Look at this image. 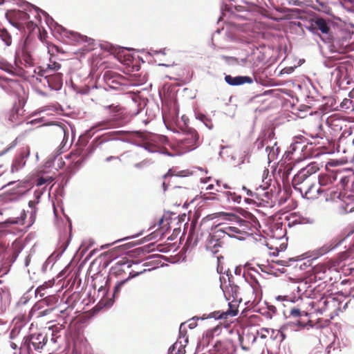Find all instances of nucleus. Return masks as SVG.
<instances>
[{
	"instance_id": "obj_53",
	"label": "nucleus",
	"mask_w": 354,
	"mask_h": 354,
	"mask_svg": "<svg viewBox=\"0 0 354 354\" xmlns=\"http://www.w3.org/2000/svg\"><path fill=\"white\" fill-rule=\"evenodd\" d=\"M352 104V101L349 99L345 98L340 104L341 109H348L351 108Z\"/></svg>"
},
{
	"instance_id": "obj_35",
	"label": "nucleus",
	"mask_w": 354,
	"mask_h": 354,
	"mask_svg": "<svg viewBox=\"0 0 354 354\" xmlns=\"http://www.w3.org/2000/svg\"><path fill=\"white\" fill-rule=\"evenodd\" d=\"M327 124L334 131H339L342 129L343 121L335 116H331L327 119Z\"/></svg>"
},
{
	"instance_id": "obj_58",
	"label": "nucleus",
	"mask_w": 354,
	"mask_h": 354,
	"mask_svg": "<svg viewBox=\"0 0 354 354\" xmlns=\"http://www.w3.org/2000/svg\"><path fill=\"white\" fill-rule=\"evenodd\" d=\"M48 288V286L46 284H43V285L39 286L36 289L35 293L36 294H40V296L42 297L44 294L41 293V291L46 290V288Z\"/></svg>"
},
{
	"instance_id": "obj_31",
	"label": "nucleus",
	"mask_w": 354,
	"mask_h": 354,
	"mask_svg": "<svg viewBox=\"0 0 354 354\" xmlns=\"http://www.w3.org/2000/svg\"><path fill=\"white\" fill-rule=\"evenodd\" d=\"M0 38L3 41L4 46H1L4 48L10 46L12 44V36L8 30L2 25L0 24Z\"/></svg>"
},
{
	"instance_id": "obj_36",
	"label": "nucleus",
	"mask_w": 354,
	"mask_h": 354,
	"mask_svg": "<svg viewBox=\"0 0 354 354\" xmlns=\"http://www.w3.org/2000/svg\"><path fill=\"white\" fill-rule=\"evenodd\" d=\"M221 199L225 198L227 201H233L234 203H239L241 200V196L237 195L235 192L231 191H225L221 192L219 195Z\"/></svg>"
},
{
	"instance_id": "obj_10",
	"label": "nucleus",
	"mask_w": 354,
	"mask_h": 354,
	"mask_svg": "<svg viewBox=\"0 0 354 354\" xmlns=\"http://www.w3.org/2000/svg\"><path fill=\"white\" fill-rule=\"evenodd\" d=\"M199 136L194 129H189L185 133V136L179 141L181 147L187 151L195 149L198 144Z\"/></svg>"
},
{
	"instance_id": "obj_7",
	"label": "nucleus",
	"mask_w": 354,
	"mask_h": 354,
	"mask_svg": "<svg viewBox=\"0 0 354 354\" xmlns=\"http://www.w3.org/2000/svg\"><path fill=\"white\" fill-rule=\"evenodd\" d=\"M290 316L292 317H298L299 319L295 321V322H290L288 324V326H289L291 328L299 330L304 328H305L308 324L312 326L310 324L311 320L309 319H304V317H307L308 316V313L306 311H301L298 308H291L290 310Z\"/></svg>"
},
{
	"instance_id": "obj_32",
	"label": "nucleus",
	"mask_w": 354,
	"mask_h": 354,
	"mask_svg": "<svg viewBox=\"0 0 354 354\" xmlns=\"http://www.w3.org/2000/svg\"><path fill=\"white\" fill-rule=\"evenodd\" d=\"M256 331L258 333V341H263L266 344L267 338L270 337L272 339V336L275 333V330L268 328H261Z\"/></svg>"
},
{
	"instance_id": "obj_27",
	"label": "nucleus",
	"mask_w": 354,
	"mask_h": 354,
	"mask_svg": "<svg viewBox=\"0 0 354 354\" xmlns=\"http://www.w3.org/2000/svg\"><path fill=\"white\" fill-rule=\"evenodd\" d=\"M30 343L35 350L41 349L47 342L46 335L41 333L33 334L30 337Z\"/></svg>"
},
{
	"instance_id": "obj_33",
	"label": "nucleus",
	"mask_w": 354,
	"mask_h": 354,
	"mask_svg": "<svg viewBox=\"0 0 354 354\" xmlns=\"http://www.w3.org/2000/svg\"><path fill=\"white\" fill-rule=\"evenodd\" d=\"M247 192V195L253 197L256 196V198L263 201H268L270 198V194L268 192H264V189L257 190V192L253 193L251 190L246 189L245 187H243Z\"/></svg>"
},
{
	"instance_id": "obj_51",
	"label": "nucleus",
	"mask_w": 354,
	"mask_h": 354,
	"mask_svg": "<svg viewBox=\"0 0 354 354\" xmlns=\"http://www.w3.org/2000/svg\"><path fill=\"white\" fill-rule=\"evenodd\" d=\"M251 286L256 295L261 293V286L257 280H254V281L252 282Z\"/></svg>"
},
{
	"instance_id": "obj_56",
	"label": "nucleus",
	"mask_w": 354,
	"mask_h": 354,
	"mask_svg": "<svg viewBox=\"0 0 354 354\" xmlns=\"http://www.w3.org/2000/svg\"><path fill=\"white\" fill-rule=\"evenodd\" d=\"M349 256V252H342L339 254L338 256V258L337 259H335L334 260H338L339 261V263L346 259Z\"/></svg>"
},
{
	"instance_id": "obj_57",
	"label": "nucleus",
	"mask_w": 354,
	"mask_h": 354,
	"mask_svg": "<svg viewBox=\"0 0 354 354\" xmlns=\"http://www.w3.org/2000/svg\"><path fill=\"white\" fill-rule=\"evenodd\" d=\"M202 121L204 122L205 126L207 127H208L209 129H212L213 124H212L211 120L208 119L205 115H203V118H202Z\"/></svg>"
},
{
	"instance_id": "obj_49",
	"label": "nucleus",
	"mask_w": 354,
	"mask_h": 354,
	"mask_svg": "<svg viewBox=\"0 0 354 354\" xmlns=\"http://www.w3.org/2000/svg\"><path fill=\"white\" fill-rule=\"evenodd\" d=\"M333 248L334 247L332 245V244H326L319 249V254L320 255H324L332 250Z\"/></svg>"
},
{
	"instance_id": "obj_5",
	"label": "nucleus",
	"mask_w": 354,
	"mask_h": 354,
	"mask_svg": "<svg viewBox=\"0 0 354 354\" xmlns=\"http://www.w3.org/2000/svg\"><path fill=\"white\" fill-rule=\"evenodd\" d=\"M19 62L21 75L28 81H32L34 78L39 80L37 77L38 67H35V60L28 50V47H24L22 50L21 55L19 57Z\"/></svg>"
},
{
	"instance_id": "obj_61",
	"label": "nucleus",
	"mask_w": 354,
	"mask_h": 354,
	"mask_svg": "<svg viewBox=\"0 0 354 354\" xmlns=\"http://www.w3.org/2000/svg\"><path fill=\"white\" fill-rule=\"evenodd\" d=\"M265 142H266V140H258L257 142V145L258 149L263 147L265 146V145H266Z\"/></svg>"
},
{
	"instance_id": "obj_37",
	"label": "nucleus",
	"mask_w": 354,
	"mask_h": 354,
	"mask_svg": "<svg viewBox=\"0 0 354 354\" xmlns=\"http://www.w3.org/2000/svg\"><path fill=\"white\" fill-rule=\"evenodd\" d=\"M326 283L322 282L319 284L313 287L312 290V295L314 299L317 297H321L324 295H326Z\"/></svg>"
},
{
	"instance_id": "obj_4",
	"label": "nucleus",
	"mask_w": 354,
	"mask_h": 354,
	"mask_svg": "<svg viewBox=\"0 0 354 354\" xmlns=\"http://www.w3.org/2000/svg\"><path fill=\"white\" fill-rule=\"evenodd\" d=\"M239 341L242 349L250 352L251 354H262L266 348L265 342L258 341V333L252 327L243 329L239 335Z\"/></svg>"
},
{
	"instance_id": "obj_28",
	"label": "nucleus",
	"mask_w": 354,
	"mask_h": 354,
	"mask_svg": "<svg viewBox=\"0 0 354 354\" xmlns=\"http://www.w3.org/2000/svg\"><path fill=\"white\" fill-rule=\"evenodd\" d=\"M218 230L223 232V236L226 240L228 237H236L240 239L243 234L238 227L234 226H227Z\"/></svg>"
},
{
	"instance_id": "obj_42",
	"label": "nucleus",
	"mask_w": 354,
	"mask_h": 354,
	"mask_svg": "<svg viewBox=\"0 0 354 354\" xmlns=\"http://www.w3.org/2000/svg\"><path fill=\"white\" fill-rule=\"evenodd\" d=\"M52 308H48L41 311H39V308L37 306H34L30 312V316L36 317H41L45 316L51 313Z\"/></svg>"
},
{
	"instance_id": "obj_47",
	"label": "nucleus",
	"mask_w": 354,
	"mask_h": 354,
	"mask_svg": "<svg viewBox=\"0 0 354 354\" xmlns=\"http://www.w3.org/2000/svg\"><path fill=\"white\" fill-rule=\"evenodd\" d=\"M337 172L339 173V171H337ZM339 174H340L339 175L338 179L339 180V184H340V187H341L339 189H344L348 183L349 178L347 176H342V172H339Z\"/></svg>"
},
{
	"instance_id": "obj_23",
	"label": "nucleus",
	"mask_w": 354,
	"mask_h": 354,
	"mask_svg": "<svg viewBox=\"0 0 354 354\" xmlns=\"http://www.w3.org/2000/svg\"><path fill=\"white\" fill-rule=\"evenodd\" d=\"M225 80L228 84L232 86H238L245 83L252 84L253 82V80L249 76L232 77L230 75H225Z\"/></svg>"
},
{
	"instance_id": "obj_26",
	"label": "nucleus",
	"mask_w": 354,
	"mask_h": 354,
	"mask_svg": "<svg viewBox=\"0 0 354 354\" xmlns=\"http://www.w3.org/2000/svg\"><path fill=\"white\" fill-rule=\"evenodd\" d=\"M22 106L21 102L15 103L12 108L7 114L8 120L11 122H15L18 120L19 116L22 114Z\"/></svg>"
},
{
	"instance_id": "obj_1",
	"label": "nucleus",
	"mask_w": 354,
	"mask_h": 354,
	"mask_svg": "<svg viewBox=\"0 0 354 354\" xmlns=\"http://www.w3.org/2000/svg\"><path fill=\"white\" fill-rule=\"evenodd\" d=\"M39 12V8L28 5L25 10H8L6 12V18L17 29H27L31 32L37 27V22L41 21Z\"/></svg>"
},
{
	"instance_id": "obj_52",
	"label": "nucleus",
	"mask_w": 354,
	"mask_h": 354,
	"mask_svg": "<svg viewBox=\"0 0 354 354\" xmlns=\"http://www.w3.org/2000/svg\"><path fill=\"white\" fill-rule=\"evenodd\" d=\"M106 108L109 109L111 112H113V113H122V110H123V108L122 106H120V105L115 106L113 104H111V105L106 106Z\"/></svg>"
},
{
	"instance_id": "obj_50",
	"label": "nucleus",
	"mask_w": 354,
	"mask_h": 354,
	"mask_svg": "<svg viewBox=\"0 0 354 354\" xmlns=\"http://www.w3.org/2000/svg\"><path fill=\"white\" fill-rule=\"evenodd\" d=\"M53 181V178H52L51 177H48V178L40 177L37 180V185L41 186L46 183H50Z\"/></svg>"
},
{
	"instance_id": "obj_44",
	"label": "nucleus",
	"mask_w": 354,
	"mask_h": 354,
	"mask_svg": "<svg viewBox=\"0 0 354 354\" xmlns=\"http://www.w3.org/2000/svg\"><path fill=\"white\" fill-rule=\"evenodd\" d=\"M64 328L63 324H57L49 327V330L52 331V339L55 341V339L57 337V334Z\"/></svg>"
},
{
	"instance_id": "obj_17",
	"label": "nucleus",
	"mask_w": 354,
	"mask_h": 354,
	"mask_svg": "<svg viewBox=\"0 0 354 354\" xmlns=\"http://www.w3.org/2000/svg\"><path fill=\"white\" fill-rule=\"evenodd\" d=\"M43 77L51 89L58 91L62 88L63 82L61 73L45 74Z\"/></svg>"
},
{
	"instance_id": "obj_45",
	"label": "nucleus",
	"mask_w": 354,
	"mask_h": 354,
	"mask_svg": "<svg viewBox=\"0 0 354 354\" xmlns=\"http://www.w3.org/2000/svg\"><path fill=\"white\" fill-rule=\"evenodd\" d=\"M285 327H281L280 330H275V333L272 336V339L278 340L279 342H282L286 338V335L284 333Z\"/></svg>"
},
{
	"instance_id": "obj_24",
	"label": "nucleus",
	"mask_w": 354,
	"mask_h": 354,
	"mask_svg": "<svg viewBox=\"0 0 354 354\" xmlns=\"http://www.w3.org/2000/svg\"><path fill=\"white\" fill-rule=\"evenodd\" d=\"M23 249L24 245L22 242L17 239L15 240L12 243L11 248L8 250V252L10 253L9 257H8L9 262L14 263Z\"/></svg>"
},
{
	"instance_id": "obj_3",
	"label": "nucleus",
	"mask_w": 354,
	"mask_h": 354,
	"mask_svg": "<svg viewBox=\"0 0 354 354\" xmlns=\"http://www.w3.org/2000/svg\"><path fill=\"white\" fill-rule=\"evenodd\" d=\"M304 173H297L293 178L292 184L304 198L313 200L322 194L323 188L317 184L315 177H304Z\"/></svg>"
},
{
	"instance_id": "obj_20",
	"label": "nucleus",
	"mask_w": 354,
	"mask_h": 354,
	"mask_svg": "<svg viewBox=\"0 0 354 354\" xmlns=\"http://www.w3.org/2000/svg\"><path fill=\"white\" fill-rule=\"evenodd\" d=\"M134 276L135 275L131 276V273H129L127 278L120 279V280H118L116 282L113 293V297L114 298L118 297L122 291L128 292L131 289V287L128 286L129 282Z\"/></svg>"
},
{
	"instance_id": "obj_43",
	"label": "nucleus",
	"mask_w": 354,
	"mask_h": 354,
	"mask_svg": "<svg viewBox=\"0 0 354 354\" xmlns=\"http://www.w3.org/2000/svg\"><path fill=\"white\" fill-rule=\"evenodd\" d=\"M26 165V160L23 159V158H20L19 156L15 159L13 162L11 167V171L12 173L19 171L21 168H22Z\"/></svg>"
},
{
	"instance_id": "obj_12",
	"label": "nucleus",
	"mask_w": 354,
	"mask_h": 354,
	"mask_svg": "<svg viewBox=\"0 0 354 354\" xmlns=\"http://www.w3.org/2000/svg\"><path fill=\"white\" fill-rule=\"evenodd\" d=\"M16 210H19V208L13 199L8 196H0V216H14Z\"/></svg>"
},
{
	"instance_id": "obj_19",
	"label": "nucleus",
	"mask_w": 354,
	"mask_h": 354,
	"mask_svg": "<svg viewBox=\"0 0 354 354\" xmlns=\"http://www.w3.org/2000/svg\"><path fill=\"white\" fill-rule=\"evenodd\" d=\"M240 288L232 283L231 280H229V286L225 287L224 294L226 298L230 300V297L232 298V302H238L241 301L240 297Z\"/></svg>"
},
{
	"instance_id": "obj_63",
	"label": "nucleus",
	"mask_w": 354,
	"mask_h": 354,
	"mask_svg": "<svg viewBox=\"0 0 354 354\" xmlns=\"http://www.w3.org/2000/svg\"><path fill=\"white\" fill-rule=\"evenodd\" d=\"M159 140L162 142V143H167L168 142V139L166 136H161L159 137Z\"/></svg>"
},
{
	"instance_id": "obj_41",
	"label": "nucleus",
	"mask_w": 354,
	"mask_h": 354,
	"mask_svg": "<svg viewBox=\"0 0 354 354\" xmlns=\"http://www.w3.org/2000/svg\"><path fill=\"white\" fill-rule=\"evenodd\" d=\"M326 303L328 304L326 308V311H331L334 312L337 309L339 308V301L331 295H329V301H327Z\"/></svg>"
},
{
	"instance_id": "obj_11",
	"label": "nucleus",
	"mask_w": 354,
	"mask_h": 354,
	"mask_svg": "<svg viewBox=\"0 0 354 354\" xmlns=\"http://www.w3.org/2000/svg\"><path fill=\"white\" fill-rule=\"evenodd\" d=\"M57 32L60 35L63 41L68 44L75 45L84 41V36L78 32L68 30L63 26H59Z\"/></svg>"
},
{
	"instance_id": "obj_34",
	"label": "nucleus",
	"mask_w": 354,
	"mask_h": 354,
	"mask_svg": "<svg viewBox=\"0 0 354 354\" xmlns=\"http://www.w3.org/2000/svg\"><path fill=\"white\" fill-rule=\"evenodd\" d=\"M211 349L209 350V354H230V352L219 340L215 342Z\"/></svg>"
},
{
	"instance_id": "obj_54",
	"label": "nucleus",
	"mask_w": 354,
	"mask_h": 354,
	"mask_svg": "<svg viewBox=\"0 0 354 354\" xmlns=\"http://www.w3.org/2000/svg\"><path fill=\"white\" fill-rule=\"evenodd\" d=\"M181 171H180V173ZM174 176H181L179 172H176L175 169H170L169 171L163 175V178L166 179L168 177Z\"/></svg>"
},
{
	"instance_id": "obj_38",
	"label": "nucleus",
	"mask_w": 354,
	"mask_h": 354,
	"mask_svg": "<svg viewBox=\"0 0 354 354\" xmlns=\"http://www.w3.org/2000/svg\"><path fill=\"white\" fill-rule=\"evenodd\" d=\"M10 302V294L8 289H0V307L6 308Z\"/></svg>"
},
{
	"instance_id": "obj_64",
	"label": "nucleus",
	"mask_w": 354,
	"mask_h": 354,
	"mask_svg": "<svg viewBox=\"0 0 354 354\" xmlns=\"http://www.w3.org/2000/svg\"><path fill=\"white\" fill-rule=\"evenodd\" d=\"M146 164V161H142L140 162L136 163L135 167L137 168H141Z\"/></svg>"
},
{
	"instance_id": "obj_46",
	"label": "nucleus",
	"mask_w": 354,
	"mask_h": 354,
	"mask_svg": "<svg viewBox=\"0 0 354 354\" xmlns=\"http://www.w3.org/2000/svg\"><path fill=\"white\" fill-rule=\"evenodd\" d=\"M143 147L146 150L151 153L160 151L159 147L149 142H145L143 144Z\"/></svg>"
},
{
	"instance_id": "obj_14",
	"label": "nucleus",
	"mask_w": 354,
	"mask_h": 354,
	"mask_svg": "<svg viewBox=\"0 0 354 354\" xmlns=\"http://www.w3.org/2000/svg\"><path fill=\"white\" fill-rule=\"evenodd\" d=\"M237 302H229V308L226 311H214L209 314V317L215 318L217 319H225L229 316L234 317L238 314V305Z\"/></svg>"
},
{
	"instance_id": "obj_29",
	"label": "nucleus",
	"mask_w": 354,
	"mask_h": 354,
	"mask_svg": "<svg viewBox=\"0 0 354 354\" xmlns=\"http://www.w3.org/2000/svg\"><path fill=\"white\" fill-rule=\"evenodd\" d=\"M327 301H329V295L321 297L316 301H313L311 305L317 312L323 314L326 312V308L328 305L326 303Z\"/></svg>"
},
{
	"instance_id": "obj_48",
	"label": "nucleus",
	"mask_w": 354,
	"mask_h": 354,
	"mask_svg": "<svg viewBox=\"0 0 354 354\" xmlns=\"http://www.w3.org/2000/svg\"><path fill=\"white\" fill-rule=\"evenodd\" d=\"M30 153V149L29 146L23 147L21 149L19 157L23 158V159L25 160V158H26L29 156Z\"/></svg>"
},
{
	"instance_id": "obj_40",
	"label": "nucleus",
	"mask_w": 354,
	"mask_h": 354,
	"mask_svg": "<svg viewBox=\"0 0 354 354\" xmlns=\"http://www.w3.org/2000/svg\"><path fill=\"white\" fill-rule=\"evenodd\" d=\"M317 170H319L317 165L315 162H312L298 173H304V177H313L312 174L315 173Z\"/></svg>"
},
{
	"instance_id": "obj_6",
	"label": "nucleus",
	"mask_w": 354,
	"mask_h": 354,
	"mask_svg": "<svg viewBox=\"0 0 354 354\" xmlns=\"http://www.w3.org/2000/svg\"><path fill=\"white\" fill-rule=\"evenodd\" d=\"M130 265L128 261H127L124 259L120 260L116 262L115 266H113L110 271V278H108L105 281L104 286H100L98 288V292L102 293V297L105 296L109 290V288H107V283L112 277H115L118 280L120 279L127 278V272L126 270H129Z\"/></svg>"
},
{
	"instance_id": "obj_22",
	"label": "nucleus",
	"mask_w": 354,
	"mask_h": 354,
	"mask_svg": "<svg viewBox=\"0 0 354 354\" xmlns=\"http://www.w3.org/2000/svg\"><path fill=\"white\" fill-rule=\"evenodd\" d=\"M322 194H324L327 201H333L339 198L341 196V189L337 185H333L326 188H323Z\"/></svg>"
},
{
	"instance_id": "obj_13",
	"label": "nucleus",
	"mask_w": 354,
	"mask_h": 354,
	"mask_svg": "<svg viewBox=\"0 0 354 354\" xmlns=\"http://www.w3.org/2000/svg\"><path fill=\"white\" fill-rule=\"evenodd\" d=\"M49 134L53 140H61V145H64V142H66L68 140L66 129L64 125L53 124L49 129Z\"/></svg>"
},
{
	"instance_id": "obj_15",
	"label": "nucleus",
	"mask_w": 354,
	"mask_h": 354,
	"mask_svg": "<svg viewBox=\"0 0 354 354\" xmlns=\"http://www.w3.org/2000/svg\"><path fill=\"white\" fill-rule=\"evenodd\" d=\"M339 174L335 171L321 174L318 177L319 186L322 188H326L334 185L333 184L338 180Z\"/></svg>"
},
{
	"instance_id": "obj_9",
	"label": "nucleus",
	"mask_w": 354,
	"mask_h": 354,
	"mask_svg": "<svg viewBox=\"0 0 354 354\" xmlns=\"http://www.w3.org/2000/svg\"><path fill=\"white\" fill-rule=\"evenodd\" d=\"M217 339H214V334L213 330H207L199 341L196 347V353L198 354L209 353V350H212V345Z\"/></svg>"
},
{
	"instance_id": "obj_18",
	"label": "nucleus",
	"mask_w": 354,
	"mask_h": 354,
	"mask_svg": "<svg viewBox=\"0 0 354 354\" xmlns=\"http://www.w3.org/2000/svg\"><path fill=\"white\" fill-rule=\"evenodd\" d=\"M309 30L314 34H317L318 30H320L323 34H328L330 28L327 24L326 21L322 18H316L313 21Z\"/></svg>"
},
{
	"instance_id": "obj_59",
	"label": "nucleus",
	"mask_w": 354,
	"mask_h": 354,
	"mask_svg": "<svg viewBox=\"0 0 354 354\" xmlns=\"http://www.w3.org/2000/svg\"><path fill=\"white\" fill-rule=\"evenodd\" d=\"M133 61V57L130 55H124V64L126 65H130Z\"/></svg>"
},
{
	"instance_id": "obj_30",
	"label": "nucleus",
	"mask_w": 354,
	"mask_h": 354,
	"mask_svg": "<svg viewBox=\"0 0 354 354\" xmlns=\"http://www.w3.org/2000/svg\"><path fill=\"white\" fill-rule=\"evenodd\" d=\"M39 196L37 197L36 200L34 201H30L28 202V206L31 209V211L30 212V217L28 219V227H30L35 221L36 220V216L37 213V207H36L37 204L39 203Z\"/></svg>"
},
{
	"instance_id": "obj_62",
	"label": "nucleus",
	"mask_w": 354,
	"mask_h": 354,
	"mask_svg": "<svg viewBox=\"0 0 354 354\" xmlns=\"http://www.w3.org/2000/svg\"><path fill=\"white\" fill-rule=\"evenodd\" d=\"M178 345V342H176L175 344H174L169 348V351L170 353H172L173 351H174L176 350V348H177Z\"/></svg>"
},
{
	"instance_id": "obj_8",
	"label": "nucleus",
	"mask_w": 354,
	"mask_h": 354,
	"mask_svg": "<svg viewBox=\"0 0 354 354\" xmlns=\"http://www.w3.org/2000/svg\"><path fill=\"white\" fill-rule=\"evenodd\" d=\"M226 239L223 232L216 230L212 234H209L206 242V248L213 254H216L225 244Z\"/></svg>"
},
{
	"instance_id": "obj_60",
	"label": "nucleus",
	"mask_w": 354,
	"mask_h": 354,
	"mask_svg": "<svg viewBox=\"0 0 354 354\" xmlns=\"http://www.w3.org/2000/svg\"><path fill=\"white\" fill-rule=\"evenodd\" d=\"M7 245L4 241H0V254L4 253L6 250Z\"/></svg>"
},
{
	"instance_id": "obj_16",
	"label": "nucleus",
	"mask_w": 354,
	"mask_h": 354,
	"mask_svg": "<svg viewBox=\"0 0 354 354\" xmlns=\"http://www.w3.org/2000/svg\"><path fill=\"white\" fill-rule=\"evenodd\" d=\"M106 84L111 87H115L119 84H124V77L112 71H106L103 75Z\"/></svg>"
},
{
	"instance_id": "obj_2",
	"label": "nucleus",
	"mask_w": 354,
	"mask_h": 354,
	"mask_svg": "<svg viewBox=\"0 0 354 354\" xmlns=\"http://www.w3.org/2000/svg\"><path fill=\"white\" fill-rule=\"evenodd\" d=\"M339 261L329 260L324 263H318L311 270L310 280L322 281L324 283H337L341 278L339 273Z\"/></svg>"
},
{
	"instance_id": "obj_21",
	"label": "nucleus",
	"mask_w": 354,
	"mask_h": 354,
	"mask_svg": "<svg viewBox=\"0 0 354 354\" xmlns=\"http://www.w3.org/2000/svg\"><path fill=\"white\" fill-rule=\"evenodd\" d=\"M47 38H48V33H47V32L44 29L41 30L40 28H39V40L41 42L46 44V46H47V48H48V53L50 54L53 55L55 53H64L57 45L48 42L47 41Z\"/></svg>"
},
{
	"instance_id": "obj_39",
	"label": "nucleus",
	"mask_w": 354,
	"mask_h": 354,
	"mask_svg": "<svg viewBox=\"0 0 354 354\" xmlns=\"http://www.w3.org/2000/svg\"><path fill=\"white\" fill-rule=\"evenodd\" d=\"M26 213L24 209H21L20 216L9 218L6 221V223L24 225Z\"/></svg>"
},
{
	"instance_id": "obj_55",
	"label": "nucleus",
	"mask_w": 354,
	"mask_h": 354,
	"mask_svg": "<svg viewBox=\"0 0 354 354\" xmlns=\"http://www.w3.org/2000/svg\"><path fill=\"white\" fill-rule=\"evenodd\" d=\"M19 137H17L11 143L8 145L7 148L5 149V151H8L10 149H14L19 143Z\"/></svg>"
},
{
	"instance_id": "obj_25",
	"label": "nucleus",
	"mask_w": 354,
	"mask_h": 354,
	"mask_svg": "<svg viewBox=\"0 0 354 354\" xmlns=\"http://www.w3.org/2000/svg\"><path fill=\"white\" fill-rule=\"evenodd\" d=\"M61 68V64L56 62H52L50 60V63L47 65L46 68H44L41 66L38 67V71H37V77L39 78V80L41 82V80L40 79L41 77H43L45 75V74H49L51 71H57Z\"/></svg>"
}]
</instances>
